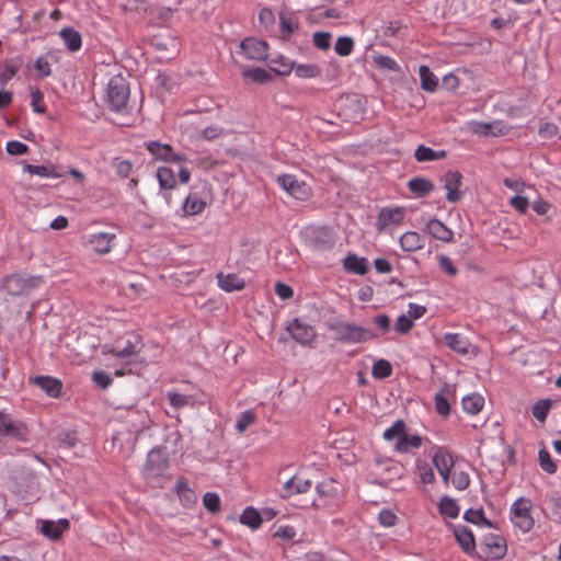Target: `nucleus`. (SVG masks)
<instances>
[{"label": "nucleus", "mask_w": 561, "mask_h": 561, "mask_svg": "<svg viewBox=\"0 0 561 561\" xmlns=\"http://www.w3.org/2000/svg\"><path fill=\"white\" fill-rule=\"evenodd\" d=\"M313 45L322 50H327L331 46V34L328 32H316L313 34Z\"/></svg>", "instance_id": "56"}, {"label": "nucleus", "mask_w": 561, "mask_h": 561, "mask_svg": "<svg viewBox=\"0 0 561 561\" xmlns=\"http://www.w3.org/2000/svg\"><path fill=\"white\" fill-rule=\"evenodd\" d=\"M447 152L445 150L435 151L430 147L420 145L414 152V157L419 162L435 161L446 158Z\"/></svg>", "instance_id": "31"}, {"label": "nucleus", "mask_w": 561, "mask_h": 561, "mask_svg": "<svg viewBox=\"0 0 561 561\" xmlns=\"http://www.w3.org/2000/svg\"><path fill=\"white\" fill-rule=\"evenodd\" d=\"M433 463L437 471H451L454 459L447 449L438 447L433 456Z\"/></svg>", "instance_id": "29"}, {"label": "nucleus", "mask_w": 561, "mask_h": 561, "mask_svg": "<svg viewBox=\"0 0 561 561\" xmlns=\"http://www.w3.org/2000/svg\"><path fill=\"white\" fill-rule=\"evenodd\" d=\"M168 468L169 460L160 449L149 451L145 466V476L147 479H156L164 476Z\"/></svg>", "instance_id": "10"}, {"label": "nucleus", "mask_w": 561, "mask_h": 561, "mask_svg": "<svg viewBox=\"0 0 561 561\" xmlns=\"http://www.w3.org/2000/svg\"><path fill=\"white\" fill-rule=\"evenodd\" d=\"M113 167L116 170V173L122 178L126 179L133 169V163L129 160H123L121 158H115L113 160Z\"/></svg>", "instance_id": "55"}, {"label": "nucleus", "mask_w": 561, "mask_h": 561, "mask_svg": "<svg viewBox=\"0 0 561 561\" xmlns=\"http://www.w3.org/2000/svg\"><path fill=\"white\" fill-rule=\"evenodd\" d=\"M114 239L115 234L113 233L100 232L92 236L90 244L96 253L106 254L111 251Z\"/></svg>", "instance_id": "23"}, {"label": "nucleus", "mask_w": 561, "mask_h": 561, "mask_svg": "<svg viewBox=\"0 0 561 561\" xmlns=\"http://www.w3.org/2000/svg\"><path fill=\"white\" fill-rule=\"evenodd\" d=\"M407 432V425L403 420H397L393 425L387 428L383 433V438L386 440H392L394 438L400 439V437L404 436Z\"/></svg>", "instance_id": "45"}, {"label": "nucleus", "mask_w": 561, "mask_h": 561, "mask_svg": "<svg viewBox=\"0 0 561 561\" xmlns=\"http://www.w3.org/2000/svg\"><path fill=\"white\" fill-rule=\"evenodd\" d=\"M22 65L23 59L21 56H15L13 58L7 59L2 70L0 71V84H4L9 80H11Z\"/></svg>", "instance_id": "28"}, {"label": "nucleus", "mask_w": 561, "mask_h": 561, "mask_svg": "<svg viewBox=\"0 0 561 561\" xmlns=\"http://www.w3.org/2000/svg\"><path fill=\"white\" fill-rule=\"evenodd\" d=\"M494 127H499L496 123H483V122H472L470 124V129L474 134L483 135V136H500L504 135L507 131L506 127H500L497 131H494Z\"/></svg>", "instance_id": "30"}, {"label": "nucleus", "mask_w": 561, "mask_h": 561, "mask_svg": "<svg viewBox=\"0 0 561 561\" xmlns=\"http://www.w3.org/2000/svg\"><path fill=\"white\" fill-rule=\"evenodd\" d=\"M242 54L250 60H265L268 56V45L256 38H245L240 44Z\"/></svg>", "instance_id": "11"}, {"label": "nucleus", "mask_w": 561, "mask_h": 561, "mask_svg": "<svg viewBox=\"0 0 561 561\" xmlns=\"http://www.w3.org/2000/svg\"><path fill=\"white\" fill-rule=\"evenodd\" d=\"M417 470H419L422 483L426 484V483H433L435 481L434 471L426 462H419Z\"/></svg>", "instance_id": "60"}, {"label": "nucleus", "mask_w": 561, "mask_h": 561, "mask_svg": "<svg viewBox=\"0 0 561 561\" xmlns=\"http://www.w3.org/2000/svg\"><path fill=\"white\" fill-rule=\"evenodd\" d=\"M354 48V41L348 36H341L336 39L334 49L335 53L342 57L351 55Z\"/></svg>", "instance_id": "46"}, {"label": "nucleus", "mask_w": 561, "mask_h": 561, "mask_svg": "<svg viewBox=\"0 0 561 561\" xmlns=\"http://www.w3.org/2000/svg\"><path fill=\"white\" fill-rule=\"evenodd\" d=\"M454 535L463 552L471 554L476 550V540L472 531L466 526H457L454 528Z\"/></svg>", "instance_id": "21"}, {"label": "nucleus", "mask_w": 561, "mask_h": 561, "mask_svg": "<svg viewBox=\"0 0 561 561\" xmlns=\"http://www.w3.org/2000/svg\"><path fill=\"white\" fill-rule=\"evenodd\" d=\"M31 105L35 113L43 114L46 111L45 105L43 104L44 94L38 88H31Z\"/></svg>", "instance_id": "54"}, {"label": "nucleus", "mask_w": 561, "mask_h": 561, "mask_svg": "<svg viewBox=\"0 0 561 561\" xmlns=\"http://www.w3.org/2000/svg\"><path fill=\"white\" fill-rule=\"evenodd\" d=\"M312 488V481L304 473H296L283 484V497L308 492Z\"/></svg>", "instance_id": "14"}, {"label": "nucleus", "mask_w": 561, "mask_h": 561, "mask_svg": "<svg viewBox=\"0 0 561 561\" xmlns=\"http://www.w3.org/2000/svg\"><path fill=\"white\" fill-rule=\"evenodd\" d=\"M142 343L140 342V339L136 337V341L128 340L125 344V346L121 350L116 347H111L107 351H104L105 354H112L113 356L119 357V358H128L127 363L131 364L133 360L130 357L137 356L139 352L142 348Z\"/></svg>", "instance_id": "20"}, {"label": "nucleus", "mask_w": 561, "mask_h": 561, "mask_svg": "<svg viewBox=\"0 0 561 561\" xmlns=\"http://www.w3.org/2000/svg\"><path fill=\"white\" fill-rule=\"evenodd\" d=\"M243 77L252 79L254 82L264 83L271 79V75L263 68L255 67L243 71Z\"/></svg>", "instance_id": "50"}, {"label": "nucleus", "mask_w": 561, "mask_h": 561, "mask_svg": "<svg viewBox=\"0 0 561 561\" xmlns=\"http://www.w3.org/2000/svg\"><path fill=\"white\" fill-rule=\"evenodd\" d=\"M558 133V126L550 122L541 123L538 129V134L543 140H554Z\"/></svg>", "instance_id": "51"}, {"label": "nucleus", "mask_w": 561, "mask_h": 561, "mask_svg": "<svg viewBox=\"0 0 561 561\" xmlns=\"http://www.w3.org/2000/svg\"><path fill=\"white\" fill-rule=\"evenodd\" d=\"M444 181V187L447 191L446 199L449 203H457L459 202L463 193L459 190V187L462 185V174L459 171H447L443 179Z\"/></svg>", "instance_id": "12"}, {"label": "nucleus", "mask_w": 561, "mask_h": 561, "mask_svg": "<svg viewBox=\"0 0 561 561\" xmlns=\"http://www.w3.org/2000/svg\"><path fill=\"white\" fill-rule=\"evenodd\" d=\"M552 405V402L550 399H543L537 401L533 407V415L535 419H537L540 422H545L547 414Z\"/></svg>", "instance_id": "47"}, {"label": "nucleus", "mask_w": 561, "mask_h": 561, "mask_svg": "<svg viewBox=\"0 0 561 561\" xmlns=\"http://www.w3.org/2000/svg\"><path fill=\"white\" fill-rule=\"evenodd\" d=\"M277 183L284 191L297 201H307L311 196V188L305 182L298 181L293 174H282Z\"/></svg>", "instance_id": "8"}, {"label": "nucleus", "mask_w": 561, "mask_h": 561, "mask_svg": "<svg viewBox=\"0 0 561 561\" xmlns=\"http://www.w3.org/2000/svg\"><path fill=\"white\" fill-rule=\"evenodd\" d=\"M451 482L457 490L462 491L469 486L470 478L465 471L454 472Z\"/></svg>", "instance_id": "57"}, {"label": "nucleus", "mask_w": 561, "mask_h": 561, "mask_svg": "<svg viewBox=\"0 0 561 561\" xmlns=\"http://www.w3.org/2000/svg\"><path fill=\"white\" fill-rule=\"evenodd\" d=\"M531 508L533 503L526 497L517 499L512 505L511 519L523 533L530 531L535 525V520L530 514Z\"/></svg>", "instance_id": "4"}, {"label": "nucleus", "mask_w": 561, "mask_h": 561, "mask_svg": "<svg viewBox=\"0 0 561 561\" xmlns=\"http://www.w3.org/2000/svg\"><path fill=\"white\" fill-rule=\"evenodd\" d=\"M256 420V415L253 411L248 410L240 414L236 428L239 433H243L248 430L249 426H251Z\"/></svg>", "instance_id": "49"}, {"label": "nucleus", "mask_w": 561, "mask_h": 561, "mask_svg": "<svg viewBox=\"0 0 561 561\" xmlns=\"http://www.w3.org/2000/svg\"><path fill=\"white\" fill-rule=\"evenodd\" d=\"M538 462L540 468L549 474L557 472V465L552 460L550 453L542 448L538 453Z\"/></svg>", "instance_id": "44"}, {"label": "nucleus", "mask_w": 561, "mask_h": 561, "mask_svg": "<svg viewBox=\"0 0 561 561\" xmlns=\"http://www.w3.org/2000/svg\"><path fill=\"white\" fill-rule=\"evenodd\" d=\"M426 230L436 240L446 243H449L454 240L453 230L437 218H433L426 224Z\"/></svg>", "instance_id": "19"}, {"label": "nucleus", "mask_w": 561, "mask_h": 561, "mask_svg": "<svg viewBox=\"0 0 561 561\" xmlns=\"http://www.w3.org/2000/svg\"><path fill=\"white\" fill-rule=\"evenodd\" d=\"M482 545L488 558L499 560L506 553V541L499 535L490 534L485 536Z\"/></svg>", "instance_id": "16"}, {"label": "nucleus", "mask_w": 561, "mask_h": 561, "mask_svg": "<svg viewBox=\"0 0 561 561\" xmlns=\"http://www.w3.org/2000/svg\"><path fill=\"white\" fill-rule=\"evenodd\" d=\"M23 170L30 174H36L43 178H59L60 174L55 172L54 168H48L46 165H33L30 163H24Z\"/></svg>", "instance_id": "43"}, {"label": "nucleus", "mask_w": 561, "mask_h": 561, "mask_svg": "<svg viewBox=\"0 0 561 561\" xmlns=\"http://www.w3.org/2000/svg\"><path fill=\"white\" fill-rule=\"evenodd\" d=\"M130 91L127 80L122 75L113 76L106 88V102L110 110L114 112L122 111L128 100Z\"/></svg>", "instance_id": "3"}, {"label": "nucleus", "mask_w": 561, "mask_h": 561, "mask_svg": "<svg viewBox=\"0 0 561 561\" xmlns=\"http://www.w3.org/2000/svg\"><path fill=\"white\" fill-rule=\"evenodd\" d=\"M484 405V399L478 393H472L462 398V408L469 414H478Z\"/></svg>", "instance_id": "38"}, {"label": "nucleus", "mask_w": 561, "mask_h": 561, "mask_svg": "<svg viewBox=\"0 0 561 561\" xmlns=\"http://www.w3.org/2000/svg\"><path fill=\"white\" fill-rule=\"evenodd\" d=\"M60 36L70 51H78L82 46V37L73 27H64Z\"/></svg>", "instance_id": "27"}, {"label": "nucleus", "mask_w": 561, "mask_h": 561, "mask_svg": "<svg viewBox=\"0 0 561 561\" xmlns=\"http://www.w3.org/2000/svg\"><path fill=\"white\" fill-rule=\"evenodd\" d=\"M146 149L156 158L165 162L185 160L182 156L176 154L169 144L159 141H148L145 144Z\"/></svg>", "instance_id": "15"}, {"label": "nucleus", "mask_w": 561, "mask_h": 561, "mask_svg": "<svg viewBox=\"0 0 561 561\" xmlns=\"http://www.w3.org/2000/svg\"><path fill=\"white\" fill-rule=\"evenodd\" d=\"M404 218V211L401 207L382 208L377 217V227L379 230L390 225H400Z\"/></svg>", "instance_id": "17"}, {"label": "nucleus", "mask_w": 561, "mask_h": 561, "mask_svg": "<svg viewBox=\"0 0 561 561\" xmlns=\"http://www.w3.org/2000/svg\"><path fill=\"white\" fill-rule=\"evenodd\" d=\"M0 434L20 442H26L28 437L27 426L9 414L0 411Z\"/></svg>", "instance_id": "9"}, {"label": "nucleus", "mask_w": 561, "mask_h": 561, "mask_svg": "<svg viewBox=\"0 0 561 561\" xmlns=\"http://www.w3.org/2000/svg\"><path fill=\"white\" fill-rule=\"evenodd\" d=\"M422 437L420 435H409L407 432L404 436L400 437L394 445L398 453H408L410 448H420L422 445Z\"/></svg>", "instance_id": "36"}, {"label": "nucleus", "mask_w": 561, "mask_h": 561, "mask_svg": "<svg viewBox=\"0 0 561 561\" xmlns=\"http://www.w3.org/2000/svg\"><path fill=\"white\" fill-rule=\"evenodd\" d=\"M290 336L301 345H309L317 336L313 327L301 322L299 319H294L287 327Z\"/></svg>", "instance_id": "13"}, {"label": "nucleus", "mask_w": 561, "mask_h": 561, "mask_svg": "<svg viewBox=\"0 0 561 561\" xmlns=\"http://www.w3.org/2000/svg\"><path fill=\"white\" fill-rule=\"evenodd\" d=\"M217 279L219 287L227 293L241 290L245 287L244 279L239 277L237 274L224 275L222 273H218Z\"/></svg>", "instance_id": "22"}, {"label": "nucleus", "mask_w": 561, "mask_h": 561, "mask_svg": "<svg viewBox=\"0 0 561 561\" xmlns=\"http://www.w3.org/2000/svg\"><path fill=\"white\" fill-rule=\"evenodd\" d=\"M92 380L101 389L108 388L112 385V382H113V378L111 377V375L107 374L106 371H102V370L94 371L92 374Z\"/></svg>", "instance_id": "59"}, {"label": "nucleus", "mask_w": 561, "mask_h": 561, "mask_svg": "<svg viewBox=\"0 0 561 561\" xmlns=\"http://www.w3.org/2000/svg\"><path fill=\"white\" fill-rule=\"evenodd\" d=\"M327 328L334 333V340L342 344H357L377 337L370 329L354 322L333 320L327 323Z\"/></svg>", "instance_id": "2"}, {"label": "nucleus", "mask_w": 561, "mask_h": 561, "mask_svg": "<svg viewBox=\"0 0 561 561\" xmlns=\"http://www.w3.org/2000/svg\"><path fill=\"white\" fill-rule=\"evenodd\" d=\"M160 188H176L174 171L170 167H160L156 173Z\"/></svg>", "instance_id": "35"}, {"label": "nucleus", "mask_w": 561, "mask_h": 561, "mask_svg": "<svg viewBox=\"0 0 561 561\" xmlns=\"http://www.w3.org/2000/svg\"><path fill=\"white\" fill-rule=\"evenodd\" d=\"M175 492L185 506H190L197 501V496L193 490L190 489L184 479H180L175 485Z\"/></svg>", "instance_id": "34"}, {"label": "nucleus", "mask_w": 561, "mask_h": 561, "mask_svg": "<svg viewBox=\"0 0 561 561\" xmlns=\"http://www.w3.org/2000/svg\"><path fill=\"white\" fill-rule=\"evenodd\" d=\"M31 381L51 398H58L61 393L62 382L57 378L50 376H35Z\"/></svg>", "instance_id": "18"}, {"label": "nucleus", "mask_w": 561, "mask_h": 561, "mask_svg": "<svg viewBox=\"0 0 561 561\" xmlns=\"http://www.w3.org/2000/svg\"><path fill=\"white\" fill-rule=\"evenodd\" d=\"M392 374V366L387 359H378L374 363L371 375L376 379H385Z\"/></svg>", "instance_id": "42"}, {"label": "nucleus", "mask_w": 561, "mask_h": 561, "mask_svg": "<svg viewBox=\"0 0 561 561\" xmlns=\"http://www.w3.org/2000/svg\"><path fill=\"white\" fill-rule=\"evenodd\" d=\"M239 520L242 525L248 526L251 529H257L263 523L260 512L252 506H248L243 510Z\"/></svg>", "instance_id": "33"}, {"label": "nucleus", "mask_w": 561, "mask_h": 561, "mask_svg": "<svg viewBox=\"0 0 561 561\" xmlns=\"http://www.w3.org/2000/svg\"><path fill=\"white\" fill-rule=\"evenodd\" d=\"M438 265L440 270L449 276H456L458 274L457 267L453 261L445 254L439 255Z\"/></svg>", "instance_id": "61"}, {"label": "nucleus", "mask_w": 561, "mask_h": 561, "mask_svg": "<svg viewBox=\"0 0 561 561\" xmlns=\"http://www.w3.org/2000/svg\"><path fill=\"white\" fill-rule=\"evenodd\" d=\"M413 325H414V322L409 316L401 314L397 319L394 330L400 334H407L411 331Z\"/></svg>", "instance_id": "58"}, {"label": "nucleus", "mask_w": 561, "mask_h": 561, "mask_svg": "<svg viewBox=\"0 0 561 561\" xmlns=\"http://www.w3.org/2000/svg\"><path fill=\"white\" fill-rule=\"evenodd\" d=\"M321 73L320 68L313 64L298 65L295 68V75L298 78H316Z\"/></svg>", "instance_id": "48"}, {"label": "nucleus", "mask_w": 561, "mask_h": 561, "mask_svg": "<svg viewBox=\"0 0 561 561\" xmlns=\"http://www.w3.org/2000/svg\"><path fill=\"white\" fill-rule=\"evenodd\" d=\"M439 512L442 515H445L449 518H456L459 515L460 508L456 502V500L444 495L438 504Z\"/></svg>", "instance_id": "40"}, {"label": "nucleus", "mask_w": 561, "mask_h": 561, "mask_svg": "<svg viewBox=\"0 0 561 561\" xmlns=\"http://www.w3.org/2000/svg\"><path fill=\"white\" fill-rule=\"evenodd\" d=\"M205 191H209L206 182L201 183V186H193L191 192L185 197L182 209L185 215L194 216L201 214L207 206L203 194Z\"/></svg>", "instance_id": "7"}, {"label": "nucleus", "mask_w": 561, "mask_h": 561, "mask_svg": "<svg viewBox=\"0 0 561 561\" xmlns=\"http://www.w3.org/2000/svg\"><path fill=\"white\" fill-rule=\"evenodd\" d=\"M317 497L312 504L316 507H327L337 503L340 485L333 479H324L316 486Z\"/></svg>", "instance_id": "5"}, {"label": "nucleus", "mask_w": 561, "mask_h": 561, "mask_svg": "<svg viewBox=\"0 0 561 561\" xmlns=\"http://www.w3.org/2000/svg\"><path fill=\"white\" fill-rule=\"evenodd\" d=\"M44 285L45 278L42 275L15 272L3 278L1 287L12 297H27Z\"/></svg>", "instance_id": "1"}, {"label": "nucleus", "mask_w": 561, "mask_h": 561, "mask_svg": "<svg viewBox=\"0 0 561 561\" xmlns=\"http://www.w3.org/2000/svg\"><path fill=\"white\" fill-rule=\"evenodd\" d=\"M279 20L282 37L286 41L298 30L299 24L293 16V13L280 12Z\"/></svg>", "instance_id": "37"}, {"label": "nucleus", "mask_w": 561, "mask_h": 561, "mask_svg": "<svg viewBox=\"0 0 561 561\" xmlns=\"http://www.w3.org/2000/svg\"><path fill=\"white\" fill-rule=\"evenodd\" d=\"M401 248L407 252H414L423 248V239L415 231H408L400 238Z\"/></svg>", "instance_id": "32"}, {"label": "nucleus", "mask_w": 561, "mask_h": 561, "mask_svg": "<svg viewBox=\"0 0 561 561\" xmlns=\"http://www.w3.org/2000/svg\"><path fill=\"white\" fill-rule=\"evenodd\" d=\"M7 152L11 156H21L25 154L28 151V147L18 140H11L7 142L5 146Z\"/></svg>", "instance_id": "62"}, {"label": "nucleus", "mask_w": 561, "mask_h": 561, "mask_svg": "<svg viewBox=\"0 0 561 561\" xmlns=\"http://www.w3.org/2000/svg\"><path fill=\"white\" fill-rule=\"evenodd\" d=\"M41 531L50 539H58L61 536L60 530H58V527H56L55 522L53 520L43 522Z\"/></svg>", "instance_id": "63"}, {"label": "nucleus", "mask_w": 561, "mask_h": 561, "mask_svg": "<svg viewBox=\"0 0 561 561\" xmlns=\"http://www.w3.org/2000/svg\"><path fill=\"white\" fill-rule=\"evenodd\" d=\"M203 504L210 513H217L220 511V497L215 492H207L203 496Z\"/></svg>", "instance_id": "52"}, {"label": "nucleus", "mask_w": 561, "mask_h": 561, "mask_svg": "<svg viewBox=\"0 0 561 561\" xmlns=\"http://www.w3.org/2000/svg\"><path fill=\"white\" fill-rule=\"evenodd\" d=\"M377 476L379 484L388 485L396 479H401L405 474L403 465L393 459H377Z\"/></svg>", "instance_id": "6"}, {"label": "nucleus", "mask_w": 561, "mask_h": 561, "mask_svg": "<svg viewBox=\"0 0 561 561\" xmlns=\"http://www.w3.org/2000/svg\"><path fill=\"white\" fill-rule=\"evenodd\" d=\"M58 439L59 442L67 448H72L77 445L78 443V437H77V432L76 431H66V432H61L59 435H58Z\"/></svg>", "instance_id": "64"}, {"label": "nucleus", "mask_w": 561, "mask_h": 561, "mask_svg": "<svg viewBox=\"0 0 561 561\" xmlns=\"http://www.w3.org/2000/svg\"><path fill=\"white\" fill-rule=\"evenodd\" d=\"M444 341L450 350L461 355H467L469 353L471 344L459 333H446Z\"/></svg>", "instance_id": "26"}, {"label": "nucleus", "mask_w": 561, "mask_h": 561, "mask_svg": "<svg viewBox=\"0 0 561 561\" xmlns=\"http://www.w3.org/2000/svg\"><path fill=\"white\" fill-rule=\"evenodd\" d=\"M463 518L468 523H471V524H474V525H483V526H486V527H490V528L493 527V523L485 517L484 512H483L482 508H479V510L469 508V510H467L465 512Z\"/></svg>", "instance_id": "41"}, {"label": "nucleus", "mask_w": 561, "mask_h": 561, "mask_svg": "<svg viewBox=\"0 0 561 561\" xmlns=\"http://www.w3.org/2000/svg\"><path fill=\"white\" fill-rule=\"evenodd\" d=\"M375 65L380 69H387L391 71H399V66L394 59L385 55L374 56Z\"/></svg>", "instance_id": "53"}, {"label": "nucleus", "mask_w": 561, "mask_h": 561, "mask_svg": "<svg viewBox=\"0 0 561 561\" xmlns=\"http://www.w3.org/2000/svg\"><path fill=\"white\" fill-rule=\"evenodd\" d=\"M419 73L421 88L427 92H434L438 85V81L431 69L427 66L422 65L419 69Z\"/></svg>", "instance_id": "39"}, {"label": "nucleus", "mask_w": 561, "mask_h": 561, "mask_svg": "<svg viewBox=\"0 0 561 561\" xmlns=\"http://www.w3.org/2000/svg\"><path fill=\"white\" fill-rule=\"evenodd\" d=\"M408 187L417 197H425L434 190V183L430 179L415 176L408 182Z\"/></svg>", "instance_id": "25"}, {"label": "nucleus", "mask_w": 561, "mask_h": 561, "mask_svg": "<svg viewBox=\"0 0 561 561\" xmlns=\"http://www.w3.org/2000/svg\"><path fill=\"white\" fill-rule=\"evenodd\" d=\"M344 268L353 274L365 275L368 272V262L365 257H358L356 254H347L343 260Z\"/></svg>", "instance_id": "24"}]
</instances>
